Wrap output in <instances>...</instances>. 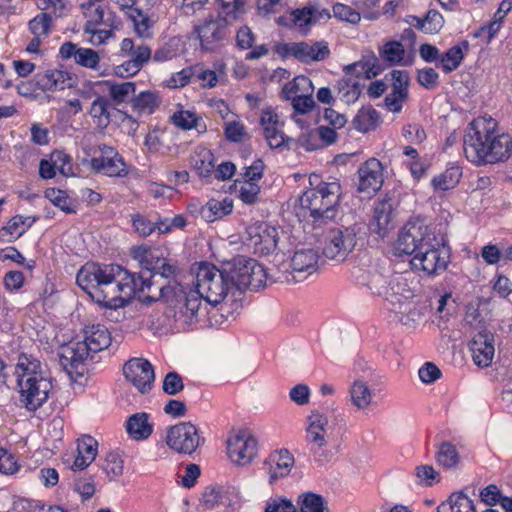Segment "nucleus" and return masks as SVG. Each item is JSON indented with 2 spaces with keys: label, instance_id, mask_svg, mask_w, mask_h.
<instances>
[{
  "label": "nucleus",
  "instance_id": "cd10ccee",
  "mask_svg": "<svg viewBox=\"0 0 512 512\" xmlns=\"http://www.w3.org/2000/svg\"><path fill=\"white\" fill-rule=\"evenodd\" d=\"M464 320L474 330V333L482 332L481 330H491L489 328L491 312L487 303L481 301L469 303L466 307Z\"/></svg>",
  "mask_w": 512,
  "mask_h": 512
},
{
  "label": "nucleus",
  "instance_id": "20e7f679",
  "mask_svg": "<svg viewBox=\"0 0 512 512\" xmlns=\"http://www.w3.org/2000/svg\"><path fill=\"white\" fill-rule=\"evenodd\" d=\"M341 196V186L337 181L321 182L307 189L299 197V204L314 220H329L336 216V206Z\"/></svg>",
  "mask_w": 512,
  "mask_h": 512
},
{
  "label": "nucleus",
  "instance_id": "412c9836",
  "mask_svg": "<svg viewBox=\"0 0 512 512\" xmlns=\"http://www.w3.org/2000/svg\"><path fill=\"white\" fill-rule=\"evenodd\" d=\"M394 208L391 199L377 201L373 207L369 230L380 238L386 237L394 228Z\"/></svg>",
  "mask_w": 512,
  "mask_h": 512
},
{
  "label": "nucleus",
  "instance_id": "49530a36",
  "mask_svg": "<svg viewBox=\"0 0 512 512\" xmlns=\"http://www.w3.org/2000/svg\"><path fill=\"white\" fill-rule=\"evenodd\" d=\"M299 512H328L324 498L313 492L300 494L297 501Z\"/></svg>",
  "mask_w": 512,
  "mask_h": 512
},
{
  "label": "nucleus",
  "instance_id": "f704fd0d",
  "mask_svg": "<svg viewBox=\"0 0 512 512\" xmlns=\"http://www.w3.org/2000/svg\"><path fill=\"white\" fill-rule=\"evenodd\" d=\"M232 209V202L227 199L223 201L211 199L201 208L200 215L204 221L210 223L228 215Z\"/></svg>",
  "mask_w": 512,
  "mask_h": 512
},
{
  "label": "nucleus",
  "instance_id": "ea45409f",
  "mask_svg": "<svg viewBox=\"0 0 512 512\" xmlns=\"http://www.w3.org/2000/svg\"><path fill=\"white\" fill-rule=\"evenodd\" d=\"M468 47V42L463 41L460 44L451 47L441 57V66L445 73H450L459 67L464 58V53L468 50Z\"/></svg>",
  "mask_w": 512,
  "mask_h": 512
},
{
  "label": "nucleus",
  "instance_id": "de8ad7c7",
  "mask_svg": "<svg viewBox=\"0 0 512 512\" xmlns=\"http://www.w3.org/2000/svg\"><path fill=\"white\" fill-rule=\"evenodd\" d=\"M412 19L415 21V24H413L414 26L429 34H435L439 32L444 25L443 16L436 10H429L424 19L416 16H414Z\"/></svg>",
  "mask_w": 512,
  "mask_h": 512
},
{
  "label": "nucleus",
  "instance_id": "58836bf2",
  "mask_svg": "<svg viewBox=\"0 0 512 512\" xmlns=\"http://www.w3.org/2000/svg\"><path fill=\"white\" fill-rule=\"evenodd\" d=\"M120 49L121 52L130 60H133L142 66L146 64L151 57V49L148 46L143 44L136 45L130 38L122 40Z\"/></svg>",
  "mask_w": 512,
  "mask_h": 512
},
{
  "label": "nucleus",
  "instance_id": "1a4fd4ad",
  "mask_svg": "<svg viewBox=\"0 0 512 512\" xmlns=\"http://www.w3.org/2000/svg\"><path fill=\"white\" fill-rule=\"evenodd\" d=\"M433 241L435 237L426 221L412 218L399 232L395 249L399 254L412 255L421 249L432 247Z\"/></svg>",
  "mask_w": 512,
  "mask_h": 512
},
{
  "label": "nucleus",
  "instance_id": "864d4df0",
  "mask_svg": "<svg viewBox=\"0 0 512 512\" xmlns=\"http://www.w3.org/2000/svg\"><path fill=\"white\" fill-rule=\"evenodd\" d=\"M376 117L377 113L375 110L362 109L356 114L353 126L357 131L367 132L373 127Z\"/></svg>",
  "mask_w": 512,
  "mask_h": 512
},
{
  "label": "nucleus",
  "instance_id": "09e8293b",
  "mask_svg": "<svg viewBox=\"0 0 512 512\" xmlns=\"http://www.w3.org/2000/svg\"><path fill=\"white\" fill-rule=\"evenodd\" d=\"M436 459L439 465L448 469L456 467L460 461L456 447L449 442L439 445Z\"/></svg>",
  "mask_w": 512,
  "mask_h": 512
},
{
  "label": "nucleus",
  "instance_id": "f3484780",
  "mask_svg": "<svg viewBox=\"0 0 512 512\" xmlns=\"http://www.w3.org/2000/svg\"><path fill=\"white\" fill-rule=\"evenodd\" d=\"M101 155L91 159V168L109 177H125L128 170L122 157L113 147L107 145L99 146Z\"/></svg>",
  "mask_w": 512,
  "mask_h": 512
},
{
  "label": "nucleus",
  "instance_id": "4be33fe9",
  "mask_svg": "<svg viewBox=\"0 0 512 512\" xmlns=\"http://www.w3.org/2000/svg\"><path fill=\"white\" fill-rule=\"evenodd\" d=\"M294 457L287 449L272 452L262 463L270 484L289 475L294 466Z\"/></svg>",
  "mask_w": 512,
  "mask_h": 512
},
{
  "label": "nucleus",
  "instance_id": "bb28decb",
  "mask_svg": "<svg viewBox=\"0 0 512 512\" xmlns=\"http://www.w3.org/2000/svg\"><path fill=\"white\" fill-rule=\"evenodd\" d=\"M82 341L92 354L108 348L111 344V334L102 324H92L83 329Z\"/></svg>",
  "mask_w": 512,
  "mask_h": 512
},
{
  "label": "nucleus",
  "instance_id": "4c0bfd02",
  "mask_svg": "<svg viewBox=\"0 0 512 512\" xmlns=\"http://www.w3.org/2000/svg\"><path fill=\"white\" fill-rule=\"evenodd\" d=\"M437 512H476L473 501L463 493H453L437 507Z\"/></svg>",
  "mask_w": 512,
  "mask_h": 512
},
{
  "label": "nucleus",
  "instance_id": "9d476101",
  "mask_svg": "<svg viewBox=\"0 0 512 512\" xmlns=\"http://www.w3.org/2000/svg\"><path fill=\"white\" fill-rule=\"evenodd\" d=\"M305 424V439L308 445L316 454L327 457V447L332 434L328 415L319 410H311Z\"/></svg>",
  "mask_w": 512,
  "mask_h": 512
},
{
  "label": "nucleus",
  "instance_id": "a211bd4d",
  "mask_svg": "<svg viewBox=\"0 0 512 512\" xmlns=\"http://www.w3.org/2000/svg\"><path fill=\"white\" fill-rule=\"evenodd\" d=\"M436 245H439V243H432V247H426L415 253L410 261L412 267L429 275L444 270L448 263V254L445 249L436 248Z\"/></svg>",
  "mask_w": 512,
  "mask_h": 512
},
{
  "label": "nucleus",
  "instance_id": "c756f323",
  "mask_svg": "<svg viewBox=\"0 0 512 512\" xmlns=\"http://www.w3.org/2000/svg\"><path fill=\"white\" fill-rule=\"evenodd\" d=\"M52 389L50 373L39 362H34V410L47 401Z\"/></svg>",
  "mask_w": 512,
  "mask_h": 512
},
{
  "label": "nucleus",
  "instance_id": "603ef678",
  "mask_svg": "<svg viewBox=\"0 0 512 512\" xmlns=\"http://www.w3.org/2000/svg\"><path fill=\"white\" fill-rule=\"evenodd\" d=\"M52 24V18L47 13H40L34 17V54L38 53L39 39L48 35Z\"/></svg>",
  "mask_w": 512,
  "mask_h": 512
},
{
  "label": "nucleus",
  "instance_id": "69168bd1",
  "mask_svg": "<svg viewBox=\"0 0 512 512\" xmlns=\"http://www.w3.org/2000/svg\"><path fill=\"white\" fill-rule=\"evenodd\" d=\"M338 93L341 99L347 103L353 102L358 97V88L356 83H351L350 80L341 79L337 84Z\"/></svg>",
  "mask_w": 512,
  "mask_h": 512
},
{
  "label": "nucleus",
  "instance_id": "6e6d98bb",
  "mask_svg": "<svg viewBox=\"0 0 512 512\" xmlns=\"http://www.w3.org/2000/svg\"><path fill=\"white\" fill-rule=\"evenodd\" d=\"M51 161L53 162L55 169H57L63 176H74L75 173L71 157L69 155L62 151H56L52 153Z\"/></svg>",
  "mask_w": 512,
  "mask_h": 512
},
{
  "label": "nucleus",
  "instance_id": "f257e3e1",
  "mask_svg": "<svg viewBox=\"0 0 512 512\" xmlns=\"http://www.w3.org/2000/svg\"><path fill=\"white\" fill-rule=\"evenodd\" d=\"M76 282L93 301L106 307L124 306L137 292H144L147 281L118 265L86 263L77 273Z\"/></svg>",
  "mask_w": 512,
  "mask_h": 512
},
{
  "label": "nucleus",
  "instance_id": "e433bc0d",
  "mask_svg": "<svg viewBox=\"0 0 512 512\" xmlns=\"http://www.w3.org/2000/svg\"><path fill=\"white\" fill-rule=\"evenodd\" d=\"M160 105V98L155 91H143L131 99V106L139 114H152Z\"/></svg>",
  "mask_w": 512,
  "mask_h": 512
},
{
  "label": "nucleus",
  "instance_id": "423d86ee",
  "mask_svg": "<svg viewBox=\"0 0 512 512\" xmlns=\"http://www.w3.org/2000/svg\"><path fill=\"white\" fill-rule=\"evenodd\" d=\"M224 268L230 287L257 290L266 284V270L254 259L239 256L226 263Z\"/></svg>",
  "mask_w": 512,
  "mask_h": 512
},
{
  "label": "nucleus",
  "instance_id": "b1692460",
  "mask_svg": "<svg viewBox=\"0 0 512 512\" xmlns=\"http://www.w3.org/2000/svg\"><path fill=\"white\" fill-rule=\"evenodd\" d=\"M229 23L223 22V17L206 19L202 24L196 26L195 31L198 35L202 48L212 50L224 36L225 26Z\"/></svg>",
  "mask_w": 512,
  "mask_h": 512
},
{
  "label": "nucleus",
  "instance_id": "f03ea898",
  "mask_svg": "<svg viewBox=\"0 0 512 512\" xmlns=\"http://www.w3.org/2000/svg\"><path fill=\"white\" fill-rule=\"evenodd\" d=\"M464 153L477 165L504 162L512 153V138L499 131L493 118L479 117L473 120L465 137Z\"/></svg>",
  "mask_w": 512,
  "mask_h": 512
},
{
  "label": "nucleus",
  "instance_id": "aec40b11",
  "mask_svg": "<svg viewBox=\"0 0 512 512\" xmlns=\"http://www.w3.org/2000/svg\"><path fill=\"white\" fill-rule=\"evenodd\" d=\"M32 361L26 353H20L15 366V390L19 394V402L30 410L32 404Z\"/></svg>",
  "mask_w": 512,
  "mask_h": 512
},
{
  "label": "nucleus",
  "instance_id": "c03bdc74",
  "mask_svg": "<svg viewBox=\"0 0 512 512\" xmlns=\"http://www.w3.org/2000/svg\"><path fill=\"white\" fill-rule=\"evenodd\" d=\"M107 93L110 98L117 104L125 102L132 95L135 94L136 86L133 82L116 83L112 81H105Z\"/></svg>",
  "mask_w": 512,
  "mask_h": 512
},
{
  "label": "nucleus",
  "instance_id": "4d7b16f0",
  "mask_svg": "<svg viewBox=\"0 0 512 512\" xmlns=\"http://www.w3.org/2000/svg\"><path fill=\"white\" fill-rule=\"evenodd\" d=\"M404 48L400 42L392 41L386 43L380 49V55L390 63L400 62L404 57Z\"/></svg>",
  "mask_w": 512,
  "mask_h": 512
},
{
  "label": "nucleus",
  "instance_id": "bf43d9fd",
  "mask_svg": "<svg viewBox=\"0 0 512 512\" xmlns=\"http://www.w3.org/2000/svg\"><path fill=\"white\" fill-rule=\"evenodd\" d=\"M333 13L336 18L351 24H356L361 20V16L356 10L342 3L333 6Z\"/></svg>",
  "mask_w": 512,
  "mask_h": 512
},
{
  "label": "nucleus",
  "instance_id": "c85d7f7f",
  "mask_svg": "<svg viewBox=\"0 0 512 512\" xmlns=\"http://www.w3.org/2000/svg\"><path fill=\"white\" fill-rule=\"evenodd\" d=\"M36 86L45 90H63L72 86V77L61 70H47L36 75Z\"/></svg>",
  "mask_w": 512,
  "mask_h": 512
},
{
  "label": "nucleus",
  "instance_id": "2eb2a0df",
  "mask_svg": "<svg viewBox=\"0 0 512 512\" xmlns=\"http://www.w3.org/2000/svg\"><path fill=\"white\" fill-rule=\"evenodd\" d=\"M248 245L254 248L255 253L269 255L277 248L279 233L275 227L265 223H254L248 226Z\"/></svg>",
  "mask_w": 512,
  "mask_h": 512
},
{
  "label": "nucleus",
  "instance_id": "ddd939ff",
  "mask_svg": "<svg viewBox=\"0 0 512 512\" xmlns=\"http://www.w3.org/2000/svg\"><path fill=\"white\" fill-rule=\"evenodd\" d=\"M177 300L174 305V320L179 327L186 328L199 322L202 314V298L195 291L176 292Z\"/></svg>",
  "mask_w": 512,
  "mask_h": 512
},
{
  "label": "nucleus",
  "instance_id": "f8f14e48",
  "mask_svg": "<svg viewBox=\"0 0 512 512\" xmlns=\"http://www.w3.org/2000/svg\"><path fill=\"white\" fill-rule=\"evenodd\" d=\"M166 444L177 453L191 455L200 445L197 427L191 422H180L167 430Z\"/></svg>",
  "mask_w": 512,
  "mask_h": 512
},
{
  "label": "nucleus",
  "instance_id": "13d9d810",
  "mask_svg": "<svg viewBox=\"0 0 512 512\" xmlns=\"http://www.w3.org/2000/svg\"><path fill=\"white\" fill-rule=\"evenodd\" d=\"M415 476L418 483L425 486H432L438 482V472L431 465H420L415 468Z\"/></svg>",
  "mask_w": 512,
  "mask_h": 512
},
{
  "label": "nucleus",
  "instance_id": "c9c22d12",
  "mask_svg": "<svg viewBox=\"0 0 512 512\" xmlns=\"http://www.w3.org/2000/svg\"><path fill=\"white\" fill-rule=\"evenodd\" d=\"M192 167L202 177H207L214 169V155L204 147H198L190 157Z\"/></svg>",
  "mask_w": 512,
  "mask_h": 512
},
{
  "label": "nucleus",
  "instance_id": "4468645a",
  "mask_svg": "<svg viewBox=\"0 0 512 512\" xmlns=\"http://www.w3.org/2000/svg\"><path fill=\"white\" fill-rule=\"evenodd\" d=\"M257 440L246 432H239L227 440V456L238 466L245 467L252 463L258 452Z\"/></svg>",
  "mask_w": 512,
  "mask_h": 512
},
{
  "label": "nucleus",
  "instance_id": "e2e57ef3",
  "mask_svg": "<svg viewBox=\"0 0 512 512\" xmlns=\"http://www.w3.org/2000/svg\"><path fill=\"white\" fill-rule=\"evenodd\" d=\"M264 512H297V510L291 500L275 497L267 502Z\"/></svg>",
  "mask_w": 512,
  "mask_h": 512
},
{
  "label": "nucleus",
  "instance_id": "338daca9",
  "mask_svg": "<svg viewBox=\"0 0 512 512\" xmlns=\"http://www.w3.org/2000/svg\"><path fill=\"white\" fill-rule=\"evenodd\" d=\"M310 389L306 384H297L290 389L289 397L292 402L299 406L307 405L310 401Z\"/></svg>",
  "mask_w": 512,
  "mask_h": 512
},
{
  "label": "nucleus",
  "instance_id": "39448f33",
  "mask_svg": "<svg viewBox=\"0 0 512 512\" xmlns=\"http://www.w3.org/2000/svg\"><path fill=\"white\" fill-rule=\"evenodd\" d=\"M196 293L209 304H219L227 296L230 284L225 268L222 270L209 263H201L195 270Z\"/></svg>",
  "mask_w": 512,
  "mask_h": 512
},
{
  "label": "nucleus",
  "instance_id": "7ed1b4c3",
  "mask_svg": "<svg viewBox=\"0 0 512 512\" xmlns=\"http://www.w3.org/2000/svg\"><path fill=\"white\" fill-rule=\"evenodd\" d=\"M131 254L134 260L138 261L144 269L151 272L149 277L144 275L137 277L147 281L146 285H144V291L147 290L149 292L146 298L157 300L161 297H167L170 288L161 285L160 281L164 278L172 277L175 274L176 267L168 263L157 248H151L146 245L135 246L131 248Z\"/></svg>",
  "mask_w": 512,
  "mask_h": 512
},
{
  "label": "nucleus",
  "instance_id": "79ce46f5",
  "mask_svg": "<svg viewBox=\"0 0 512 512\" xmlns=\"http://www.w3.org/2000/svg\"><path fill=\"white\" fill-rule=\"evenodd\" d=\"M217 3L219 17H223L225 23L236 21L245 12L246 0H217Z\"/></svg>",
  "mask_w": 512,
  "mask_h": 512
},
{
  "label": "nucleus",
  "instance_id": "9b49d317",
  "mask_svg": "<svg viewBox=\"0 0 512 512\" xmlns=\"http://www.w3.org/2000/svg\"><path fill=\"white\" fill-rule=\"evenodd\" d=\"M91 356L92 353L82 340H71L59 350L60 363L73 381L84 375L86 362Z\"/></svg>",
  "mask_w": 512,
  "mask_h": 512
},
{
  "label": "nucleus",
  "instance_id": "7c9ffc66",
  "mask_svg": "<svg viewBox=\"0 0 512 512\" xmlns=\"http://www.w3.org/2000/svg\"><path fill=\"white\" fill-rule=\"evenodd\" d=\"M149 414L138 412L131 415L126 421V432L136 441L146 440L153 432V424L149 421Z\"/></svg>",
  "mask_w": 512,
  "mask_h": 512
},
{
  "label": "nucleus",
  "instance_id": "3c124183",
  "mask_svg": "<svg viewBox=\"0 0 512 512\" xmlns=\"http://www.w3.org/2000/svg\"><path fill=\"white\" fill-rule=\"evenodd\" d=\"M308 90H312L311 80L306 76H298L283 87L282 93L286 99L293 101L294 96L300 95V92H307Z\"/></svg>",
  "mask_w": 512,
  "mask_h": 512
},
{
  "label": "nucleus",
  "instance_id": "a18cd8bd",
  "mask_svg": "<svg viewBox=\"0 0 512 512\" xmlns=\"http://www.w3.org/2000/svg\"><path fill=\"white\" fill-rule=\"evenodd\" d=\"M172 120L177 127L183 130H190L194 128L199 133H204L206 131V125L203 123L202 118L187 110L174 113Z\"/></svg>",
  "mask_w": 512,
  "mask_h": 512
},
{
  "label": "nucleus",
  "instance_id": "2f4dec72",
  "mask_svg": "<svg viewBox=\"0 0 512 512\" xmlns=\"http://www.w3.org/2000/svg\"><path fill=\"white\" fill-rule=\"evenodd\" d=\"M78 455L72 465L73 470H83L96 458L98 442L91 436L85 435L78 440Z\"/></svg>",
  "mask_w": 512,
  "mask_h": 512
},
{
  "label": "nucleus",
  "instance_id": "393cba45",
  "mask_svg": "<svg viewBox=\"0 0 512 512\" xmlns=\"http://www.w3.org/2000/svg\"><path fill=\"white\" fill-rule=\"evenodd\" d=\"M348 399L356 411L366 412L374 404V392L367 381L357 378L349 385Z\"/></svg>",
  "mask_w": 512,
  "mask_h": 512
},
{
  "label": "nucleus",
  "instance_id": "72a5a7b5",
  "mask_svg": "<svg viewBox=\"0 0 512 512\" xmlns=\"http://www.w3.org/2000/svg\"><path fill=\"white\" fill-rule=\"evenodd\" d=\"M329 54V47L324 41L315 42L313 44L298 42L295 58L301 62L309 63L312 61H322L326 59Z\"/></svg>",
  "mask_w": 512,
  "mask_h": 512
},
{
  "label": "nucleus",
  "instance_id": "774afa93",
  "mask_svg": "<svg viewBox=\"0 0 512 512\" xmlns=\"http://www.w3.org/2000/svg\"><path fill=\"white\" fill-rule=\"evenodd\" d=\"M246 135L245 127L239 121H229L225 124V136L233 142H240Z\"/></svg>",
  "mask_w": 512,
  "mask_h": 512
},
{
  "label": "nucleus",
  "instance_id": "a19ab883",
  "mask_svg": "<svg viewBox=\"0 0 512 512\" xmlns=\"http://www.w3.org/2000/svg\"><path fill=\"white\" fill-rule=\"evenodd\" d=\"M29 227L30 224L26 222V219L16 215L9 220L6 226L0 229V241L12 242L19 238Z\"/></svg>",
  "mask_w": 512,
  "mask_h": 512
},
{
  "label": "nucleus",
  "instance_id": "5701e85b",
  "mask_svg": "<svg viewBox=\"0 0 512 512\" xmlns=\"http://www.w3.org/2000/svg\"><path fill=\"white\" fill-rule=\"evenodd\" d=\"M358 190L366 194L375 193L383 184V167L375 158L369 159L358 170Z\"/></svg>",
  "mask_w": 512,
  "mask_h": 512
},
{
  "label": "nucleus",
  "instance_id": "6ab92c4d",
  "mask_svg": "<svg viewBox=\"0 0 512 512\" xmlns=\"http://www.w3.org/2000/svg\"><path fill=\"white\" fill-rule=\"evenodd\" d=\"M482 332L473 333L469 341V351L473 362L481 368L488 367L494 358V333L492 330H481Z\"/></svg>",
  "mask_w": 512,
  "mask_h": 512
},
{
  "label": "nucleus",
  "instance_id": "052dcab7",
  "mask_svg": "<svg viewBox=\"0 0 512 512\" xmlns=\"http://www.w3.org/2000/svg\"><path fill=\"white\" fill-rule=\"evenodd\" d=\"M45 198H47L50 202H52L55 206L59 207L61 210L66 212H72L73 210L70 208V199L66 195V193L62 190L58 189H47L45 191Z\"/></svg>",
  "mask_w": 512,
  "mask_h": 512
},
{
  "label": "nucleus",
  "instance_id": "dca6fc26",
  "mask_svg": "<svg viewBox=\"0 0 512 512\" xmlns=\"http://www.w3.org/2000/svg\"><path fill=\"white\" fill-rule=\"evenodd\" d=\"M123 373L140 393H148L155 380L154 369L150 362L141 358H134L125 363Z\"/></svg>",
  "mask_w": 512,
  "mask_h": 512
},
{
  "label": "nucleus",
  "instance_id": "473e14b6",
  "mask_svg": "<svg viewBox=\"0 0 512 512\" xmlns=\"http://www.w3.org/2000/svg\"><path fill=\"white\" fill-rule=\"evenodd\" d=\"M319 254L314 248H300L294 252L291 266L295 272L314 273L318 269Z\"/></svg>",
  "mask_w": 512,
  "mask_h": 512
},
{
  "label": "nucleus",
  "instance_id": "37998d69",
  "mask_svg": "<svg viewBox=\"0 0 512 512\" xmlns=\"http://www.w3.org/2000/svg\"><path fill=\"white\" fill-rule=\"evenodd\" d=\"M462 176L461 169L459 167H450L438 176L432 179V186L435 191H447L453 189L459 183Z\"/></svg>",
  "mask_w": 512,
  "mask_h": 512
},
{
  "label": "nucleus",
  "instance_id": "8fccbe9b",
  "mask_svg": "<svg viewBox=\"0 0 512 512\" xmlns=\"http://www.w3.org/2000/svg\"><path fill=\"white\" fill-rule=\"evenodd\" d=\"M349 68H361L366 79L376 77L381 72L378 58L373 52H368L363 55L360 61L349 64Z\"/></svg>",
  "mask_w": 512,
  "mask_h": 512
},
{
  "label": "nucleus",
  "instance_id": "680f3d73",
  "mask_svg": "<svg viewBox=\"0 0 512 512\" xmlns=\"http://www.w3.org/2000/svg\"><path fill=\"white\" fill-rule=\"evenodd\" d=\"M163 391L168 395H176L184 389L182 377L172 371L166 374L163 381Z\"/></svg>",
  "mask_w": 512,
  "mask_h": 512
},
{
  "label": "nucleus",
  "instance_id": "5fc2aeb1",
  "mask_svg": "<svg viewBox=\"0 0 512 512\" xmlns=\"http://www.w3.org/2000/svg\"><path fill=\"white\" fill-rule=\"evenodd\" d=\"M228 498L216 487H207L202 495L203 504L210 509L225 506Z\"/></svg>",
  "mask_w": 512,
  "mask_h": 512
},
{
  "label": "nucleus",
  "instance_id": "0e129e2a",
  "mask_svg": "<svg viewBox=\"0 0 512 512\" xmlns=\"http://www.w3.org/2000/svg\"><path fill=\"white\" fill-rule=\"evenodd\" d=\"M260 192V187L252 181H243L239 189V198L246 204L254 203Z\"/></svg>",
  "mask_w": 512,
  "mask_h": 512
},
{
  "label": "nucleus",
  "instance_id": "a878e982",
  "mask_svg": "<svg viewBox=\"0 0 512 512\" xmlns=\"http://www.w3.org/2000/svg\"><path fill=\"white\" fill-rule=\"evenodd\" d=\"M59 53L63 59L73 58L76 64L85 68L94 69L100 62V57L95 50L79 48L72 42L63 43Z\"/></svg>",
  "mask_w": 512,
  "mask_h": 512
},
{
  "label": "nucleus",
  "instance_id": "0eeeda50",
  "mask_svg": "<svg viewBox=\"0 0 512 512\" xmlns=\"http://www.w3.org/2000/svg\"><path fill=\"white\" fill-rule=\"evenodd\" d=\"M361 231L362 224L358 222L330 229L325 236L323 255L338 263L345 261L355 249Z\"/></svg>",
  "mask_w": 512,
  "mask_h": 512
},
{
  "label": "nucleus",
  "instance_id": "6e6552de",
  "mask_svg": "<svg viewBox=\"0 0 512 512\" xmlns=\"http://www.w3.org/2000/svg\"><path fill=\"white\" fill-rule=\"evenodd\" d=\"M81 9L86 18L83 30L90 35V42L93 45L103 44L112 36L115 27L114 14L97 0L83 3Z\"/></svg>",
  "mask_w": 512,
  "mask_h": 512
}]
</instances>
